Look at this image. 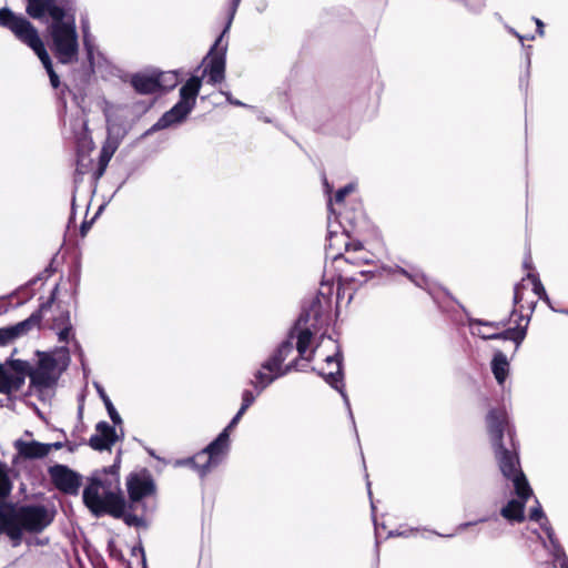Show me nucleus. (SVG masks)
<instances>
[{
	"label": "nucleus",
	"instance_id": "0e129e2a",
	"mask_svg": "<svg viewBox=\"0 0 568 568\" xmlns=\"http://www.w3.org/2000/svg\"><path fill=\"white\" fill-rule=\"evenodd\" d=\"M531 284H540L539 281L535 277H531Z\"/></svg>",
	"mask_w": 568,
	"mask_h": 568
},
{
	"label": "nucleus",
	"instance_id": "37998d69",
	"mask_svg": "<svg viewBox=\"0 0 568 568\" xmlns=\"http://www.w3.org/2000/svg\"><path fill=\"white\" fill-rule=\"evenodd\" d=\"M354 191H355V184H353V183L342 187L335 194V202L341 203L345 199L346 195H348L349 193H352Z\"/></svg>",
	"mask_w": 568,
	"mask_h": 568
},
{
	"label": "nucleus",
	"instance_id": "a19ab883",
	"mask_svg": "<svg viewBox=\"0 0 568 568\" xmlns=\"http://www.w3.org/2000/svg\"><path fill=\"white\" fill-rule=\"evenodd\" d=\"M531 293L535 297L537 298H541L544 300L545 302H547V304L552 308L554 306L550 304V300L548 297V295L546 294V291H545V286H531Z\"/></svg>",
	"mask_w": 568,
	"mask_h": 568
},
{
	"label": "nucleus",
	"instance_id": "774afa93",
	"mask_svg": "<svg viewBox=\"0 0 568 568\" xmlns=\"http://www.w3.org/2000/svg\"><path fill=\"white\" fill-rule=\"evenodd\" d=\"M408 280H409V281H413V282H417V281H418L417 278L412 277V276H408Z\"/></svg>",
	"mask_w": 568,
	"mask_h": 568
},
{
	"label": "nucleus",
	"instance_id": "f257e3e1",
	"mask_svg": "<svg viewBox=\"0 0 568 568\" xmlns=\"http://www.w3.org/2000/svg\"><path fill=\"white\" fill-rule=\"evenodd\" d=\"M488 433L494 453L504 477L510 478L523 471L519 463L518 443L514 426L503 408H493L486 416Z\"/></svg>",
	"mask_w": 568,
	"mask_h": 568
},
{
	"label": "nucleus",
	"instance_id": "6e6d98bb",
	"mask_svg": "<svg viewBox=\"0 0 568 568\" xmlns=\"http://www.w3.org/2000/svg\"><path fill=\"white\" fill-rule=\"evenodd\" d=\"M535 22L537 24V30H538L539 36H544V23H542V21L539 20V19H535Z\"/></svg>",
	"mask_w": 568,
	"mask_h": 568
},
{
	"label": "nucleus",
	"instance_id": "0eeeda50",
	"mask_svg": "<svg viewBox=\"0 0 568 568\" xmlns=\"http://www.w3.org/2000/svg\"><path fill=\"white\" fill-rule=\"evenodd\" d=\"M202 81L197 77L190 78L180 89V101L165 112L149 132L166 129L171 125L183 122L195 106L196 97L200 92Z\"/></svg>",
	"mask_w": 568,
	"mask_h": 568
},
{
	"label": "nucleus",
	"instance_id": "052dcab7",
	"mask_svg": "<svg viewBox=\"0 0 568 568\" xmlns=\"http://www.w3.org/2000/svg\"><path fill=\"white\" fill-rule=\"evenodd\" d=\"M138 550H139V551H140V554L142 555V562H143V565L145 566V556H144V550H143V548H142V547H139V549H138Z\"/></svg>",
	"mask_w": 568,
	"mask_h": 568
},
{
	"label": "nucleus",
	"instance_id": "c756f323",
	"mask_svg": "<svg viewBox=\"0 0 568 568\" xmlns=\"http://www.w3.org/2000/svg\"><path fill=\"white\" fill-rule=\"evenodd\" d=\"M52 3L53 0H28L27 11L32 18L39 19L45 13V8Z\"/></svg>",
	"mask_w": 568,
	"mask_h": 568
},
{
	"label": "nucleus",
	"instance_id": "c03bdc74",
	"mask_svg": "<svg viewBox=\"0 0 568 568\" xmlns=\"http://www.w3.org/2000/svg\"><path fill=\"white\" fill-rule=\"evenodd\" d=\"M72 326H63L59 328H52L53 331H57L58 337L60 342H68L70 333L72 332Z\"/></svg>",
	"mask_w": 568,
	"mask_h": 568
},
{
	"label": "nucleus",
	"instance_id": "473e14b6",
	"mask_svg": "<svg viewBox=\"0 0 568 568\" xmlns=\"http://www.w3.org/2000/svg\"><path fill=\"white\" fill-rule=\"evenodd\" d=\"M508 323H509V320L490 322V321H483V320L471 318V317L468 318V324L470 327H473L474 325H483V326L494 328L496 332L506 327L508 325Z\"/></svg>",
	"mask_w": 568,
	"mask_h": 568
},
{
	"label": "nucleus",
	"instance_id": "6ab92c4d",
	"mask_svg": "<svg viewBox=\"0 0 568 568\" xmlns=\"http://www.w3.org/2000/svg\"><path fill=\"white\" fill-rule=\"evenodd\" d=\"M540 527L546 532L550 544L554 568H568V557L557 539L549 520L545 519V521L540 523Z\"/></svg>",
	"mask_w": 568,
	"mask_h": 568
},
{
	"label": "nucleus",
	"instance_id": "f8f14e48",
	"mask_svg": "<svg viewBox=\"0 0 568 568\" xmlns=\"http://www.w3.org/2000/svg\"><path fill=\"white\" fill-rule=\"evenodd\" d=\"M54 487L67 495H78L82 477L65 465L57 464L48 469Z\"/></svg>",
	"mask_w": 568,
	"mask_h": 568
},
{
	"label": "nucleus",
	"instance_id": "79ce46f5",
	"mask_svg": "<svg viewBox=\"0 0 568 568\" xmlns=\"http://www.w3.org/2000/svg\"><path fill=\"white\" fill-rule=\"evenodd\" d=\"M14 338L9 326L0 328V346H6Z\"/></svg>",
	"mask_w": 568,
	"mask_h": 568
},
{
	"label": "nucleus",
	"instance_id": "dca6fc26",
	"mask_svg": "<svg viewBox=\"0 0 568 568\" xmlns=\"http://www.w3.org/2000/svg\"><path fill=\"white\" fill-rule=\"evenodd\" d=\"M119 468H120V457H118L113 465L109 467H104L101 470L95 471L90 478V484L87 487H95V490L99 493V489H103V494L105 491H119L120 489V477H119Z\"/></svg>",
	"mask_w": 568,
	"mask_h": 568
},
{
	"label": "nucleus",
	"instance_id": "58836bf2",
	"mask_svg": "<svg viewBox=\"0 0 568 568\" xmlns=\"http://www.w3.org/2000/svg\"><path fill=\"white\" fill-rule=\"evenodd\" d=\"M529 518H530V520L538 521L539 524L545 521V519H548L545 516V513H544L538 500H537V506L530 510Z\"/></svg>",
	"mask_w": 568,
	"mask_h": 568
},
{
	"label": "nucleus",
	"instance_id": "72a5a7b5",
	"mask_svg": "<svg viewBox=\"0 0 568 568\" xmlns=\"http://www.w3.org/2000/svg\"><path fill=\"white\" fill-rule=\"evenodd\" d=\"M12 484L3 466L0 464V499L8 497L11 493Z\"/></svg>",
	"mask_w": 568,
	"mask_h": 568
},
{
	"label": "nucleus",
	"instance_id": "09e8293b",
	"mask_svg": "<svg viewBox=\"0 0 568 568\" xmlns=\"http://www.w3.org/2000/svg\"><path fill=\"white\" fill-rule=\"evenodd\" d=\"M437 288V292L435 293L433 290H429L428 293L434 297V301L438 304L439 307H442L440 303L437 301V295L445 294L447 295V292L443 290V286H434Z\"/></svg>",
	"mask_w": 568,
	"mask_h": 568
},
{
	"label": "nucleus",
	"instance_id": "9d476101",
	"mask_svg": "<svg viewBox=\"0 0 568 568\" xmlns=\"http://www.w3.org/2000/svg\"><path fill=\"white\" fill-rule=\"evenodd\" d=\"M53 520V515L43 505H23L17 507L13 504V524L23 531L41 532Z\"/></svg>",
	"mask_w": 568,
	"mask_h": 568
},
{
	"label": "nucleus",
	"instance_id": "423d86ee",
	"mask_svg": "<svg viewBox=\"0 0 568 568\" xmlns=\"http://www.w3.org/2000/svg\"><path fill=\"white\" fill-rule=\"evenodd\" d=\"M294 332L288 333L287 338L283 341L272 356L262 364V368L270 372L265 374L262 371L255 373V382L251 381V384L260 392L265 389L272 384L277 377L284 376L287 373L297 369L301 357L290 362L284 368H282L283 362L293 351Z\"/></svg>",
	"mask_w": 568,
	"mask_h": 568
},
{
	"label": "nucleus",
	"instance_id": "4d7b16f0",
	"mask_svg": "<svg viewBox=\"0 0 568 568\" xmlns=\"http://www.w3.org/2000/svg\"><path fill=\"white\" fill-rule=\"evenodd\" d=\"M64 446H67L70 453H73L78 448V444L71 442H67Z\"/></svg>",
	"mask_w": 568,
	"mask_h": 568
},
{
	"label": "nucleus",
	"instance_id": "5fc2aeb1",
	"mask_svg": "<svg viewBox=\"0 0 568 568\" xmlns=\"http://www.w3.org/2000/svg\"><path fill=\"white\" fill-rule=\"evenodd\" d=\"M60 353L63 354V358H64L63 365L65 367L68 365V363H69V351H68L67 347H61Z\"/></svg>",
	"mask_w": 568,
	"mask_h": 568
},
{
	"label": "nucleus",
	"instance_id": "ddd939ff",
	"mask_svg": "<svg viewBox=\"0 0 568 568\" xmlns=\"http://www.w3.org/2000/svg\"><path fill=\"white\" fill-rule=\"evenodd\" d=\"M362 250L361 243H349L347 236L344 233L337 234L331 232L327 256L333 258V263L339 267L345 262H354L355 258L352 256V252Z\"/></svg>",
	"mask_w": 568,
	"mask_h": 568
},
{
	"label": "nucleus",
	"instance_id": "bb28decb",
	"mask_svg": "<svg viewBox=\"0 0 568 568\" xmlns=\"http://www.w3.org/2000/svg\"><path fill=\"white\" fill-rule=\"evenodd\" d=\"M514 483L515 493L518 496V500L527 503L529 497L532 495V489L523 471L517 473L514 477L509 478Z\"/></svg>",
	"mask_w": 568,
	"mask_h": 568
},
{
	"label": "nucleus",
	"instance_id": "680f3d73",
	"mask_svg": "<svg viewBox=\"0 0 568 568\" xmlns=\"http://www.w3.org/2000/svg\"><path fill=\"white\" fill-rule=\"evenodd\" d=\"M328 209H329V212L331 213H335L334 209H333V202L332 200L328 201Z\"/></svg>",
	"mask_w": 568,
	"mask_h": 568
},
{
	"label": "nucleus",
	"instance_id": "7c9ffc66",
	"mask_svg": "<svg viewBox=\"0 0 568 568\" xmlns=\"http://www.w3.org/2000/svg\"><path fill=\"white\" fill-rule=\"evenodd\" d=\"M57 314L52 316L50 328H59L63 326H72L69 310H63L60 305L57 306Z\"/></svg>",
	"mask_w": 568,
	"mask_h": 568
},
{
	"label": "nucleus",
	"instance_id": "864d4df0",
	"mask_svg": "<svg viewBox=\"0 0 568 568\" xmlns=\"http://www.w3.org/2000/svg\"><path fill=\"white\" fill-rule=\"evenodd\" d=\"M45 446L49 447V453L52 450V449H61L64 444L62 442H55V443H51V444H45Z\"/></svg>",
	"mask_w": 568,
	"mask_h": 568
},
{
	"label": "nucleus",
	"instance_id": "3c124183",
	"mask_svg": "<svg viewBox=\"0 0 568 568\" xmlns=\"http://www.w3.org/2000/svg\"><path fill=\"white\" fill-rule=\"evenodd\" d=\"M486 520H487V518H480V519H479V520H477V521L463 523V524H460V525L458 526V530H464V529H466V528H467V527H469V526L476 525L477 523H484V521H486Z\"/></svg>",
	"mask_w": 568,
	"mask_h": 568
},
{
	"label": "nucleus",
	"instance_id": "aec40b11",
	"mask_svg": "<svg viewBox=\"0 0 568 568\" xmlns=\"http://www.w3.org/2000/svg\"><path fill=\"white\" fill-rule=\"evenodd\" d=\"M317 374L320 376H322L324 378V381L331 387H333L341 394V396L344 400V404L348 409L349 417H351L352 422L354 423V416H353V412L351 409L349 398L345 392L344 373H343V365H342L341 361H338V367H336L335 372L325 373L322 371H317Z\"/></svg>",
	"mask_w": 568,
	"mask_h": 568
},
{
	"label": "nucleus",
	"instance_id": "69168bd1",
	"mask_svg": "<svg viewBox=\"0 0 568 568\" xmlns=\"http://www.w3.org/2000/svg\"><path fill=\"white\" fill-rule=\"evenodd\" d=\"M367 489H368V495L372 496L371 483L369 481H367Z\"/></svg>",
	"mask_w": 568,
	"mask_h": 568
},
{
	"label": "nucleus",
	"instance_id": "c9c22d12",
	"mask_svg": "<svg viewBox=\"0 0 568 568\" xmlns=\"http://www.w3.org/2000/svg\"><path fill=\"white\" fill-rule=\"evenodd\" d=\"M371 272H366V271H361L359 274L362 276H365V278L362 281L355 276H352V277H348L346 275H339L338 276V280H337V284H349L351 282L353 283H358V284H362L363 282H367V281H371L372 277H367V274H369Z\"/></svg>",
	"mask_w": 568,
	"mask_h": 568
},
{
	"label": "nucleus",
	"instance_id": "20e7f679",
	"mask_svg": "<svg viewBox=\"0 0 568 568\" xmlns=\"http://www.w3.org/2000/svg\"><path fill=\"white\" fill-rule=\"evenodd\" d=\"M83 503L90 511L97 516L110 515L113 518L122 519L129 527H148V519L141 514L131 510L130 501L125 500L121 490L105 491L104 496L95 490V487H85L83 490Z\"/></svg>",
	"mask_w": 568,
	"mask_h": 568
},
{
	"label": "nucleus",
	"instance_id": "a878e982",
	"mask_svg": "<svg viewBox=\"0 0 568 568\" xmlns=\"http://www.w3.org/2000/svg\"><path fill=\"white\" fill-rule=\"evenodd\" d=\"M83 132L78 136V148H79V159H78V171L83 174L87 171V158L84 156V152H89L93 150V141L85 132V123H82Z\"/></svg>",
	"mask_w": 568,
	"mask_h": 568
},
{
	"label": "nucleus",
	"instance_id": "13d9d810",
	"mask_svg": "<svg viewBox=\"0 0 568 568\" xmlns=\"http://www.w3.org/2000/svg\"><path fill=\"white\" fill-rule=\"evenodd\" d=\"M527 308L532 312L534 307H535V304H536V301L535 300H531L529 302H527Z\"/></svg>",
	"mask_w": 568,
	"mask_h": 568
},
{
	"label": "nucleus",
	"instance_id": "e2e57ef3",
	"mask_svg": "<svg viewBox=\"0 0 568 568\" xmlns=\"http://www.w3.org/2000/svg\"><path fill=\"white\" fill-rule=\"evenodd\" d=\"M82 413H83V405H80L79 409H78V414H79L80 418L82 417Z\"/></svg>",
	"mask_w": 568,
	"mask_h": 568
},
{
	"label": "nucleus",
	"instance_id": "f03ea898",
	"mask_svg": "<svg viewBox=\"0 0 568 568\" xmlns=\"http://www.w3.org/2000/svg\"><path fill=\"white\" fill-rule=\"evenodd\" d=\"M333 287L334 286H321V290L316 296L312 298L310 304L307 306H303L298 318L288 332H294V338L297 339L296 349L298 355L307 362H312L314 359L316 347L307 355L306 353L314 334L318 331V324L322 320L323 313L331 310Z\"/></svg>",
	"mask_w": 568,
	"mask_h": 568
},
{
	"label": "nucleus",
	"instance_id": "c85d7f7f",
	"mask_svg": "<svg viewBox=\"0 0 568 568\" xmlns=\"http://www.w3.org/2000/svg\"><path fill=\"white\" fill-rule=\"evenodd\" d=\"M94 387H95L100 398L102 399V402H103V404H104V406H105V408L108 410V414H109L111 420L113 422V424L114 425H120L122 423L121 416L116 412V409L113 406L111 399L106 395L104 388L99 383H94Z\"/></svg>",
	"mask_w": 568,
	"mask_h": 568
},
{
	"label": "nucleus",
	"instance_id": "393cba45",
	"mask_svg": "<svg viewBox=\"0 0 568 568\" xmlns=\"http://www.w3.org/2000/svg\"><path fill=\"white\" fill-rule=\"evenodd\" d=\"M525 501L511 499L500 509V515L509 521L523 523L525 520Z\"/></svg>",
	"mask_w": 568,
	"mask_h": 568
},
{
	"label": "nucleus",
	"instance_id": "39448f33",
	"mask_svg": "<svg viewBox=\"0 0 568 568\" xmlns=\"http://www.w3.org/2000/svg\"><path fill=\"white\" fill-rule=\"evenodd\" d=\"M0 26L8 28L23 43L29 45L47 70L51 85L59 87V77L53 70L52 61L33 26L23 17L16 16L7 8L0 9Z\"/></svg>",
	"mask_w": 568,
	"mask_h": 568
},
{
	"label": "nucleus",
	"instance_id": "ea45409f",
	"mask_svg": "<svg viewBox=\"0 0 568 568\" xmlns=\"http://www.w3.org/2000/svg\"><path fill=\"white\" fill-rule=\"evenodd\" d=\"M353 286H337V290H336V304L338 305L342 297L347 294L348 295V298H347V303L351 302V300L353 298Z\"/></svg>",
	"mask_w": 568,
	"mask_h": 568
},
{
	"label": "nucleus",
	"instance_id": "338daca9",
	"mask_svg": "<svg viewBox=\"0 0 568 568\" xmlns=\"http://www.w3.org/2000/svg\"><path fill=\"white\" fill-rule=\"evenodd\" d=\"M80 356H81V365L84 367L83 354L81 353Z\"/></svg>",
	"mask_w": 568,
	"mask_h": 568
},
{
	"label": "nucleus",
	"instance_id": "4c0bfd02",
	"mask_svg": "<svg viewBox=\"0 0 568 568\" xmlns=\"http://www.w3.org/2000/svg\"><path fill=\"white\" fill-rule=\"evenodd\" d=\"M254 400H255V395L253 394L252 390H250V389L243 390L242 405H241L240 409L242 412H246L247 408L254 403Z\"/></svg>",
	"mask_w": 568,
	"mask_h": 568
},
{
	"label": "nucleus",
	"instance_id": "2eb2a0df",
	"mask_svg": "<svg viewBox=\"0 0 568 568\" xmlns=\"http://www.w3.org/2000/svg\"><path fill=\"white\" fill-rule=\"evenodd\" d=\"M58 290L59 286H54L50 296L45 301L41 302L38 310L34 311L28 318L9 326L14 339L28 334L34 327L40 326L42 318L45 317L47 313L50 312L53 306Z\"/></svg>",
	"mask_w": 568,
	"mask_h": 568
},
{
	"label": "nucleus",
	"instance_id": "cd10ccee",
	"mask_svg": "<svg viewBox=\"0 0 568 568\" xmlns=\"http://www.w3.org/2000/svg\"><path fill=\"white\" fill-rule=\"evenodd\" d=\"M24 379L26 377L22 375L7 372L3 379L0 382V394L9 395L12 392L19 390L24 384Z\"/></svg>",
	"mask_w": 568,
	"mask_h": 568
},
{
	"label": "nucleus",
	"instance_id": "5701e85b",
	"mask_svg": "<svg viewBox=\"0 0 568 568\" xmlns=\"http://www.w3.org/2000/svg\"><path fill=\"white\" fill-rule=\"evenodd\" d=\"M14 447L22 457L28 459L43 458L49 454V447L37 440L18 439L14 442Z\"/></svg>",
	"mask_w": 568,
	"mask_h": 568
},
{
	"label": "nucleus",
	"instance_id": "49530a36",
	"mask_svg": "<svg viewBox=\"0 0 568 568\" xmlns=\"http://www.w3.org/2000/svg\"><path fill=\"white\" fill-rule=\"evenodd\" d=\"M338 361H341V363L343 364V355H342L339 347L337 348V351L334 355H329L325 358V362L327 365L335 363L336 367H338Z\"/></svg>",
	"mask_w": 568,
	"mask_h": 568
},
{
	"label": "nucleus",
	"instance_id": "b1692460",
	"mask_svg": "<svg viewBox=\"0 0 568 568\" xmlns=\"http://www.w3.org/2000/svg\"><path fill=\"white\" fill-rule=\"evenodd\" d=\"M491 372L499 385H504L509 374V362L501 351H496L491 359Z\"/></svg>",
	"mask_w": 568,
	"mask_h": 568
},
{
	"label": "nucleus",
	"instance_id": "4468645a",
	"mask_svg": "<svg viewBox=\"0 0 568 568\" xmlns=\"http://www.w3.org/2000/svg\"><path fill=\"white\" fill-rule=\"evenodd\" d=\"M131 83L138 92L148 94L161 88L173 87L175 75L164 72L138 73L132 77Z\"/></svg>",
	"mask_w": 568,
	"mask_h": 568
},
{
	"label": "nucleus",
	"instance_id": "1a4fd4ad",
	"mask_svg": "<svg viewBox=\"0 0 568 568\" xmlns=\"http://www.w3.org/2000/svg\"><path fill=\"white\" fill-rule=\"evenodd\" d=\"M229 450L230 435L226 432H221L203 450L189 458L185 463L190 464L200 477H205L222 463Z\"/></svg>",
	"mask_w": 568,
	"mask_h": 568
},
{
	"label": "nucleus",
	"instance_id": "9b49d317",
	"mask_svg": "<svg viewBox=\"0 0 568 568\" xmlns=\"http://www.w3.org/2000/svg\"><path fill=\"white\" fill-rule=\"evenodd\" d=\"M37 355L39 356L38 365L29 372L30 384L38 389L52 387L59 377L55 374L58 359L47 352L38 351Z\"/></svg>",
	"mask_w": 568,
	"mask_h": 568
},
{
	"label": "nucleus",
	"instance_id": "a211bd4d",
	"mask_svg": "<svg viewBox=\"0 0 568 568\" xmlns=\"http://www.w3.org/2000/svg\"><path fill=\"white\" fill-rule=\"evenodd\" d=\"M6 534L12 541L13 545L21 542V531L13 524V504L1 503L0 504V535Z\"/></svg>",
	"mask_w": 568,
	"mask_h": 568
},
{
	"label": "nucleus",
	"instance_id": "412c9836",
	"mask_svg": "<svg viewBox=\"0 0 568 568\" xmlns=\"http://www.w3.org/2000/svg\"><path fill=\"white\" fill-rule=\"evenodd\" d=\"M205 71L209 74V81L213 84L224 80L225 73V49L222 52L211 50L209 54V63Z\"/></svg>",
	"mask_w": 568,
	"mask_h": 568
},
{
	"label": "nucleus",
	"instance_id": "2f4dec72",
	"mask_svg": "<svg viewBox=\"0 0 568 568\" xmlns=\"http://www.w3.org/2000/svg\"><path fill=\"white\" fill-rule=\"evenodd\" d=\"M84 45L87 49L88 60L92 67L101 65L103 57L102 53L97 50L85 38Z\"/></svg>",
	"mask_w": 568,
	"mask_h": 568
},
{
	"label": "nucleus",
	"instance_id": "8fccbe9b",
	"mask_svg": "<svg viewBox=\"0 0 568 568\" xmlns=\"http://www.w3.org/2000/svg\"><path fill=\"white\" fill-rule=\"evenodd\" d=\"M239 2H240V0H234V8H233V11H235V9H236V7H237ZM233 16H234V12H232V16H231V18H230V21H229V23H227V26H226L225 30L223 31L222 36L216 40V42H215V47H217V45L220 44V42H221V40H222V37H223V36L225 34V32L229 30V28H230V26H231V21H232Z\"/></svg>",
	"mask_w": 568,
	"mask_h": 568
},
{
	"label": "nucleus",
	"instance_id": "e433bc0d",
	"mask_svg": "<svg viewBox=\"0 0 568 568\" xmlns=\"http://www.w3.org/2000/svg\"><path fill=\"white\" fill-rule=\"evenodd\" d=\"M526 288H528V286L520 285V286H515V290H514V303L516 306H519L520 311H523L525 308V305L521 304V302L524 301Z\"/></svg>",
	"mask_w": 568,
	"mask_h": 568
},
{
	"label": "nucleus",
	"instance_id": "603ef678",
	"mask_svg": "<svg viewBox=\"0 0 568 568\" xmlns=\"http://www.w3.org/2000/svg\"><path fill=\"white\" fill-rule=\"evenodd\" d=\"M222 93L225 95L226 100L230 103H232L234 105H239V106H243L244 105L241 101L233 99L232 95L229 92H222Z\"/></svg>",
	"mask_w": 568,
	"mask_h": 568
},
{
	"label": "nucleus",
	"instance_id": "a18cd8bd",
	"mask_svg": "<svg viewBox=\"0 0 568 568\" xmlns=\"http://www.w3.org/2000/svg\"><path fill=\"white\" fill-rule=\"evenodd\" d=\"M244 413L245 412H242L241 409H239V412L234 415V417L231 419L229 425L222 432H226V434L230 435V430L237 425V423L240 422V419Z\"/></svg>",
	"mask_w": 568,
	"mask_h": 568
},
{
	"label": "nucleus",
	"instance_id": "de8ad7c7",
	"mask_svg": "<svg viewBox=\"0 0 568 568\" xmlns=\"http://www.w3.org/2000/svg\"><path fill=\"white\" fill-rule=\"evenodd\" d=\"M109 551H110V556L112 558H115V559H121L122 558V552L115 548L113 541H110L109 542Z\"/></svg>",
	"mask_w": 568,
	"mask_h": 568
},
{
	"label": "nucleus",
	"instance_id": "7ed1b4c3",
	"mask_svg": "<svg viewBox=\"0 0 568 568\" xmlns=\"http://www.w3.org/2000/svg\"><path fill=\"white\" fill-rule=\"evenodd\" d=\"M45 12L52 19L49 33L53 54L63 64L75 62L79 55V36L74 14L54 3L49 4Z\"/></svg>",
	"mask_w": 568,
	"mask_h": 568
},
{
	"label": "nucleus",
	"instance_id": "f3484780",
	"mask_svg": "<svg viewBox=\"0 0 568 568\" xmlns=\"http://www.w3.org/2000/svg\"><path fill=\"white\" fill-rule=\"evenodd\" d=\"M95 430L97 434H93L88 442L89 446L98 452L110 450L118 439L114 426L101 420L95 425Z\"/></svg>",
	"mask_w": 568,
	"mask_h": 568
},
{
	"label": "nucleus",
	"instance_id": "6e6552de",
	"mask_svg": "<svg viewBox=\"0 0 568 568\" xmlns=\"http://www.w3.org/2000/svg\"><path fill=\"white\" fill-rule=\"evenodd\" d=\"M126 488L131 510H135L146 518L148 514L154 510V506H150L148 503V498L153 497L156 491L152 475L146 469L131 473L126 478Z\"/></svg>",
	"mask_w": 568,
	"mask_h": 568
},
{
	"label": "nucleus",
	"instance_id": "4be33fe9",
	"mask_svg": "<svg viewBox=\"0 0 568 568\" xmlns=\"http://www.w3.org/2000/svg\"><path fill=\"white\" fill-rule=\"evenodd\" d=\"M478 336L483 339H504L513 341L516 345V349L519 347L526 336V326L521 327L519 324L516 327H509L504 331L494 333H478Z\"/></svg>",
	"mask_w": 568,
	"mask_h": 568
},
{
	"label": "nucleus",
	"instance_id": "f704fd0d",
	"mask_svg": "<svg viewBox=\"0 0 568 568\" xmlns=\"http://www.w3.org/2000/svg\"><path fill=\"white\" fill-rule=\"evenodd\" d=\"M11 367L16 372L17 375H22L26 377V375L29 376V372L33 369L29 362L22 361V359H16L11 362Z\"/></svg>",
	"mask_w": 568,
	"mask_h": 568
},
{
	"label": "nucleus",
	"instance_id": "bf43d9fd",
	"mask_svg": "<svg viewBox=\"0 0 568 568\" xmlns=\"http://www.w3.org/2000/svg\"><path fill=\"white\" fill-rule=\"evenodd\" d=\"M509 31H510L514 36H516V37H517V38L523 42V40H524V37H523V36H520V34H519L518 32H516L514 29H509Z\"/></svg>",
	"mask_w": 568,
	"mask_h": 568
}]
</instances>
